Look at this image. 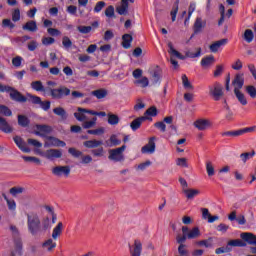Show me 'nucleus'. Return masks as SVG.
<instances>
[{
    "mask_svg": "<svg viewBox=\"0 0 256 256\" xmlns=\"http://www.w3.org/2000/svg\"><path fill=\"white\" fill-rule=\"evenodd\" d=\"M234 95H236V99H238L241 105H247V98H245V94H243L241 90L234 89Z\"/></svg>",
    "mask_w": 256,
    "mask_h": 256,
    "instance_id": "nucleus-37",
    "label": "nucleus"
},
{
    "mask_svg": "<svg viewBox=\"0 0 256 256\" xmlns=\"http://www.w3.org/2000/svg\"><path fill=\"white\" fill-rule=\"evenodd\" d=\"M255 131V126L246 127L238 130L226 131L222 132V137H241V135H245V133H253Z\"/></svg>",
    "mask_w": 256,
    "mask_h": 256,
    "instance_id": "nucleus-8",
    "label": "nucleus"
},
{
    "mask_svg": "<svg viewBox=\"0 0 256 256\" xmlns=\"http://www.w3.org/2000/svg\"><path fill=\"white\" fill-rule=\"evenodd\" d=\"M246 93L250 95L251 99H255L256 97V88L253 85L246 86Z\"/></svg>",
    "mask_w": 256,
    "mask_h": 256,
    "instance_id": "nucleus-55",
    "label": "nucleus"
},
{
    "mask_svg": "<svg viewBox=\"0 0 256 256\" xmlns=\"http://www.w3.org/2000/svg\"><path fill=\"white\" fill-rule=\"evenodd\" d=\"M253 39H255V34H253V30L246 29L244 32V40L246 43H252Z\"/></svg>",
    "mask_w": 256,
    "mask_h": 256,
    "instance_id": "nucleus-42",
    "label": "nucleus"
},
{
    "mask_svg": "<svg viewBox=\"0 0 256 256\" xmlns=\"http://www.w3.org/2000/svg\"><path fill=\"white\" fill-rule=\"evenodd\" d=\"M0 115H4V117H11V115H13V111H11L9 107L0 104Z\"/></svg>",
    "mask_w": 256,
    "mask_h": 256,
    "instance_id": "nucleus-45",
    "label": "nucleus"
},
{
    "mask_svg": "<svg viewBox=\"0 0 256 256\" xmlns=\"http://www.w3.org/2000/svg\"><path fill=\"white\" fill-rule=\"evenodd\" d=\"M31 89H33L34 91H37L38 93H47L49 97H51L56 101L65 99V97H69V95H71V89L65 86H60L58 88H50V87L45 88L41 80L33 81L31 83Z\"/></svg>",
    "mask_w": 256,
    "mask_h": 256,
    "instance_id": "nucleus-1",
    "label": "nucleus"
},
{
    "mask_svg": "<svg viewBox=\"0 0 256 256\" xmlns=\"http://www.w3.org/2000/svg\"><path fill=\"white\" fill-rule=\"evenodd\" d=\"M105 5H107V3H105V1L97 2L94 7V13H101V11H103Z\"/></svg>",
    "mask_w": 256,
    "mask_h": 256,
    "instance_id": "nucleus-56",
    "label": "nucleus"
},
{
    "mask_svg": "<svg viewBox=\"0 0 256 256\" xmlns=\"http://www.w3.org/2000/svg\"><path fill=\"white\" fill-rule=\"evenodd\" d=\"M246 246H247V243L243 242V240L241 239L230 240L226 245L228 249H233V247H246Z\"/></svg>",
    "mask_w": 256,
    "mask_h": 256,
    "instance_id": "nucleus-31",
    "label": "nucleus"
},
{
    "mask_svg": "<svg viewBox=\"0 0 256 256\" xmlns=\"http://www.w3.org/2000/svg\"><path fill=\"white\" fill-rule=\"evenodd\" d=\"M201 236V230H199V227H194L188 232L187 238L188 239H197V237Z\"/></svg>",
    "mask_w": 256,
    "mask_h": 256,
    "instance_id": "nucleus-40",
    "label": "nucleus"
},
{
    "mask_svg": "<svg viewBox=\"0 0 256 256\" xmlns=\"http://www.w3.org/2000/svg\"><path fill=\"white\" fill-rule=\"evenodd\" d=\"M83 145L86 149H97V147H101V145H103V142L101 140L93 139L83 142Z\"/></svg>",
    "mask_w": 256,
    "mask_h": 256,
    "instance_id": "nucleus-27",
    "label": "nucleus"
},
{
    "mask_svg": "<svg viewBox=\"0 0 256 256\" xmlns=\"http://www.w3.org/2000/svg\"><path fill=\"white\" fill-rule=\"evenodd\" d=\"M168 48H169L168 53L172 55V57H177V59H180L181 61H185L187 57H189L190 59H195L201 55V51H202V49L199 47L196 49L197 51L195 53L188 51L186 52V56H183L181 52L177 51L175 47H173V43L169 42Z\"/></svg>",
    "mask_w": 256,
    "mask_h": 256,
    "instance_id": "nucleus-4",
    "label": "nucleus"
},
{
    "mask_svg": "<svg viewBox=\"0 0 256 256\" xmlns=\"http://www.w3.org/2000/svg\"><path fill=\"white\" fill-rule=\"evenodd\" d=\"M48 141H51V144L53 145V147H66L67 143H65V141L63 140H59V138H55L53 136H49Z\"/></svg>",
    "mask_w": 256,
    "mask_h": 256,
    "instance_id": "nucleus-36",
    "label": "nucleus"
},
{
    "mask_svg": "<svg viewBox=\"0 0 256 256\" xmlns=\"http://www.w3.org/2000/svg\"><path fill=\"white\" fill-rule=\"evenodd\" d=\"M88 135H103L105 133V128H97L94 130H87Z\"/></svg>",
    "mask_w": 256,
    "mask_h": 256,
    "instance_id": "nucleus-58",
    "label": "nucleus"
},
{
    "mask_svg": "<svg viewBox=\"0 0 256 256\" xmlns=\"http://www.w3.org/2000/svg\"><path fill=\"white\" fill-rule=\"evenodd\" d=\"M108 123L109 125H119V116L117 114H108Z\"/></svg>",
    "mask_w": 256,
    "mask_h": 256,
    "instance_id": "nucleus-46",
    "label": "nucleus"
},
{
    "mask_svg": "<svg viewBox=\"0 0 256 256\" xmlns=\"http://www.w3.org/2000/svg\"><path fill=\"white\" fill-rule=\"evenodd\" d=\"M0 93H9L10 99L16 101V103H27V97L22 95L19 90L9 86V85H0Z\"/></svg>",
    "mask_w": 256,
    "mask_h": 256,
    "instance_id": "nucleus-3",
    "label": "nucleus"
},
{
    "mask_svg": "<svg viewBox=\"0 0 256 256\" xmlns=\"http://www.w3.org/2000/svg\"><path fill=\"white\" fill-rule=\"evenodd\" d=\"M68 153L70 155H72V157H75L76 159L81 157V155H83V152H81V151H79V150H77L75 148H69L68 149Z\"/></svg>",
    "mask_w": 256,
    "mask_h": 256,
    "instance_id": "nucleus-61",
    "label": "nucleus"
},
{
    "mask_svg": "<svg viewBox=\"0 0 256 256\" xmlns=\"http://www.w3.org/2000/svg\"><path fill=\"white\" fill-rule=\"evenodd\" d=\"M231 251H233V248H228L227 246H225V247L217 248L215 250V253L216 255H221L223 253H231Z\"/></svg>",
    "mask_w": 256,
    "mask_h": 256,
    "instance_id": "nucleus-59",
    "label": "nucleus"
},
{
    "mask_svg": "<svg viewBox=\"0 0 256 256\" xmlns=\"http://www.w3.org/2000/svg\"><path fill=\"white\" fill-rule=\"evenodd\" d=\"M77 30L79 31V33H82V35H87V34L91 33V31H93V27H91V26H78Z\"/></svg>",
    "mask_w": 256,
    "mask_h": 256,
    "instance_id": "nucleus-52",
    "label": "nucleus"
},
{
    "mask_svg": "<svg viewBox=\"0 0 256 256\" xmlns=\"http://www.w3.org/2000/svg\"><path fill=\"white\" fill-rule=\"evenodd\" d=\"M121 145V139L117 137V134H112L108 140H106L107 147H118Z\"/></svg>",
    "mask_w": 256,
    "mask_h": 256,
    "instance_id": "nucleus-29",
    "label": "nucleus"
},
{
    "mask_svg": "<svg viewBox=\"0 0 256 256\" xmlns=\"http://www.w3.org/2000/svg\"><path fill=\"white\" fill-rule=\"evenodd\" d=\"M95 125H97L96 117L92 118V120H90V121L84 122L82 127H83V129H91V128L95 127Z\"/></svg>",
    "mask_w": 256,
    "mask_h": 256,
    "instance_id": "nucleus-48",
    "label": "nucleus"
},
{
    "mask_svg": "<svg viewBox=\"0 0 256 256\" xmlns=\"http://www.w3.org/2000/svg\"><path fill=\"white\" fill-rule=\"evenodd\" d=\"M77 111L78 112L74 113V117L77 121L80 122L87 121V116L85 115L86 113H88V115H91V110L86 108L78 107Z\"/></svg>",
    "mask_w": 256,
    "mask_h": 256,
    "instance_id": "nucleus-16",
    "label": "nucleus"
},
{
    "mask_svg": "<svg viewBox=\"0 0 256 256\" xmlns=\"http://www.w3.org/2000/svg\"><path fill=\"white\" fill-rule=\"evenodd\" d=\"M154 127H156V129H159V131H161V133H165V131H167V125H165V122H163V121L156 122L154 124Z\"/></svg>",
    "mask_w": 256,
    "mask_h": 256,
    "instance_id": "nucleus-62",
    "label": "nucleus"
},
{
    "mask_svg": "<svg viewBox=\"0 0 256 256\" xmlns=\"http://www.w3.org/2000/svg\"><path fill=\"white\" fill-rule=\"evenodd\" d=\"M149 119H150V121L152 120L151 118H149L147 116L138 117L130 123V128L132 129V131H137L138 129H141V125H143V122L147 121Z\"/></svg>",
    "mask_w": 256,
    "mask_h": 256,
    "instance_id": "nucleus-18",
    "label": "nucleus"
},
{
    "mask_svg": "<svg viewBox=\"0 0 256 256\" xmlns=\"http://www.w3.org/2000/svg\"><path fill=\"white\" fill-rule=\"evenodd\" d=\"M227 43H229V39L223 38L221 40H218V41L212 43L209 46V49H210L211 53H217L219 51V49H221V47H225V45H227Z\"/></svg>",
    "mask_w": 256,
    "mask_h": 256,
    "instance_id": "nucleus-17",
    "label": "nucleus"
},
{
    "mask_svg": "<svg viewBox=\"0 0 256 256\" xmlns=\"http://www.w3.org/2000/svg\"><path fill=\"white\" fill-rule=\"evenodd\" d=\"M23 63V57L16 56L12 59V65L14 67H19Z\"/></svg>",
    "mask_w": 256,
    "mask_h": 256,
    "instance_id": "nucleus-64",
    "label": "nucleus"
},
{
    "mask_svg": "<svg viewBox=\"0 0 256 256\" xmlns=\"http://www.w3.org/2000/svg\"><path fill=\"white\" fill-rule=\"evenodd\" d=\"M53 175L56 177H69L71 174V168L69 166H56L52 169Z\"/></svg>",
    "mask_w": 256,
    "mask_h": 256,
    "instance_id": "nucleus-10",
    "label": "nucleus"
},
{
    "mask_svg": "<svg viewBox=\"0 0 256 256\" xmlns=\"http://www.w3.org/2000/svg\"><path fill=\"white\" fill-rule=\"evenodd\" d=\"M61 233H63V222H59L56 227H54L52 232V239L57 240L58 237H61Z\"/></svg>",
    "mask_w": 256,
    "mask_h": 256,
    "instance_id": "nucleus-33",
    "label": "nucleus"
},
{
    "mask_svg": "<svg viewBox=\"0 0 256 256\" xmlns=\"http://www.w3.org/2000/svg\"><path fill=\"white\" fill-rule=\"evenodd\" d=\"M15 253L19 256H23V240L21 237L14 238Z\"/></svg>",
    "mask_w": 256,
    "mask_h": 256,
    "instance_id": "nucleus-28",
    "label": "nucleus"
},
{
    "mask_svg": "<svg viewBox=\"0 0 256 256\" xmlns=\"http://www.w3.org/2000/svg\"><path fill=\"white\" fill-rule=\"evenodd\" d=\"M36 153L41 157H45V159H49L50 161H53V159H61V157H63V152L59 149H49L45 152L37 150Z\"/></svg>",
    "mask_w": 256,
    "mask_h": 256,
    "instance_id": "nucleus-7",
    "label": "nucleus"
},
{
    "mask_svg": "<svg viewBox=\"0 0 256 256\" xmlns=\"http://www.w3.org/2000/svg\"><path fill=\"white\" fill-rule=\"evenodd\" d=\"M206 26L207 21H204L203 18L201 17H197L193 25L194 35H198V33H201V31H203V29H205Z\"/></svg>",
    "mask_w": 256,
    "mask_h": 256,
    "instance_id": "nucleus-14",
    "label": "nucleus"
},
{
    "mask_svg": "<svg viewBox=\"0 0 256 256\" xmlns=\"http://www.w3.org/2000/svg\"><path fill=\"white\" fill-rule=\"evenodd\" d=\"M131 256H141L143 252V243L140 240H135L133 246H129Z\"/></svg>",
    "mask_w": 256,
    "mask_h": 256,
    "instance_id": "nucleus-13",
    "label": "nucleus"
},
{
    "mask_svg": "<svg viewBox=\"0 0 256 256\" xmlns=\"http://www.w3.org/2000/svg\"><path fill=\"white\" fill-rule=\"evenodd\" d=\"M232 85L234 86V89H243V85H245V77L243 74H236L234 77V80L232 81Z\"/></svg>",
    "mask_w": 256,
    "mask_h": 256,
    "instance_id": "nucleus-21",
    "label": "nucleus"
},
{
    "mask_svg": "<svg viewBox=\"0 0 256 256\" xmlns=\"http://www.w3.org/2000/svg\"><path fill=\"white\" fill-rule=\"evenodd\" d=\"M22 159L26 161V163H36V165H41V159L35 156H22Z\"/></svg>",
    "mask_w": 256,
    "mask_h": 256,
    "instance_id": "nucleus-44",
    "label": "nucleus"
},
{
    "mask_svg": "<svg viewBox=\"0 0 256 256\" xmlns=\"http://www.w3.org/2000/svg\"><path fill=\"white\" fill-rule=\"evenodd\" d=\"M161 75H163V71L157 66L152 71V85H161Z\"/></svg>",
    "mask_w": 256,
    "mask_h": 256,
    "instance_id": "nucleus-22",
    "label": "nucleus"
},
{
    "mask_svg": "<svg viewBox=\"0 0 256 256\" xmlns=\"http://www.w3.org/2000/svg\"><path fill=\"white\" fill-rule=\"evenodd\" d=\"M211 125H213V123H211L209 119L200 118L194 122V127H196L198 131H205L209 129Z\"/></svg>",
    "mask_w": 256,
    "mask_h": 256,
    "instance_id": "nucleus-11",
    "label": "nucleus"
},
{
    "mask_svg": "<svg viewBox=\"0 0 256 256\" xmlns=\"http://www.w3.org/2000/svg\"><path fill=\"white\" fill-rule=\"evenodd\" d=\"M36 129L37 131H39V132H36V135H38L39 137H45V134L48 135L49 133L53 132V127L46 124H39L36 126Z\"/></svg>",
    "mask_w": 256,
    "mask_h": 256,
    "instance_id": "nucleus-19",
    "label": "nucleus"
},
{
    "mask_svg": "<svg viewBox=\"0 0 256 256\" xmlns=\"http://www.w3.org/2000/svg\"><path fill=\"white\" fill-rule=\"evenodd\" d=\"M125 149H127V145H122L121 147L110 149L108 151V159L109 161H114L115 163H119L121 161L125 160V157L123 156V153L125 152Z\"/></svg>",
    "mask_w": 256,
    "mask_h": 256,
    "instance_id": "nucleus-5",
    "label": "nucleus"
},
{
    "mask_svg": "<svg viewBox=\"0 0 256 256\" xmlns=\"http://www.w3.org/2000/svg\"><path fill=\"white\" fill-rule=\"evenodd\" d=\"M55 247H57V242H54L51 238L42 243V249H46L48 253H51Z\"/></svg>",
    "mask_w": 256,
    "mask_h": 256,
    "instance_id": "nucleus-30",
    "label": "nucleus"
},
{
    "mask_svg": "<svg viewBox=\"0 0 256 256\" xmlns=\"http://www.w3.org/2000/svg\"><path fill=\"white\" fill-rule=\"evenodd\" d=\"M155 137H151L148 143L142 147V153H148L149 155H153L155 153Z\"/></svg>",
    "mask_w": 256,
    "mask_h": 256,
    "instance_id": "nucleus-20",
    "label": "nucleus"
},
{
    "mask_svg": "<svg viewBox=\"0 0 256 256\" xmlns=\"http://www.w3.org/2000/svg\"><path fill=\"white\" fill-rule=\"evenodd\" d=\"M134 85H138L139 87H142V89H145V87H149V78L144 76L141 79L135 80Z\"/></svg>",
    "mask_w": 256,
    "mask_h": 256,
    "instance_id": "nucleus-41",
    "label": "nucleus"
},
{
    "mask_svg": "<svg viewBox=\"0 0 256 256\" xmlns=\"http://www.w3.org/2000/svg\"><path fill=\"white\" fill-rule=\"evenodd\" d=\"M206 172L208 177H213V175H215V167H213L211 161L206 162Z\"/></svg>",
    "mask_w": 256,
    "mask_h": 256,
    "instance_id": "nucleus-47",
    "label": "nucleus"
},
{
    "mask_svg": "<svg viewBox=\"0 0 256 256\" xmlns=\"http://www.w3.org/2000/svg\"><path fill=\"white\" fill-rule=\"evenodd\" d=\"M27 217V227L28 232L30 235L35 237L36 235H39L41 233V218L39 217L38 213L32 212L29 214H26Z\"/></svg>",
    "mask_w": 256,
    "mask_h": 256,
    "instance_id": "nucleus-2",
    "label": "nucleus"
},
{
    "mask_svg": "<svg viewBox=\"0 0 256 256\" xmlns=\"http://www.w3.org/2000/svg\"><path fill=\"white\" fill-rule=\"evenodd\" d=\"M62 45L64 47V49H71V47H73V42L71 41V39L67 36H64L62 38Z\"/></svg>",
    "mask_w": 256,
    "mask_h": 256,
    "instance_id": "nucleus-51",
    "label": "nucleus"
},
{
    "mask_svg": "<svg viewBox=\"0 0 256 256\" xmlns=\"http://www.w3.org/2000/svg\"><path fill=\"white\" fill-rule=\"evenodd\" d=\"M28 97H30L33 105H40V107H41V109H43V111H49L51 109V101H49V100L43 101V100H41V97L31 95V94H29Z\"/></svg>",
    "mask_w": 256,
    "mask_h": 256,
    "instance_id": "nucleus-9",
    "label": "nucleus"
},
{
    "mask_svg": "<svg viewBox=\"0 0 256 256\" xmlns=\"http://www.w3.org/2000/svg\"><path fill=\"white\" fill-rule=\"evenodd\" d=\"M241 239L248 243V245L256 246V235L251 232H244L240 235Z\"/></svg>",
    "mask_w": 256,
    "mask_h": 256,
    "instance_id": "nucleus-23",
    "label": "nucleus"
},
{
    "mask_svg": "<svg viewBox=\"0 0 256 256\" xmlns=\"http://www.w3.org/2000/svg\"><path fill=\"white\" fill-rule=\"evenodd\" d=\"M253 157H255V150H252L251 152H245L240 155L243 163H247V161H249V159H253Z\"/></svg>",
    "mask_w": 256,
    "mask_h": 256,
    "instance_id": "nucleus-43",
    "label": "nucleus"
},
{
    "mask_svg": "<svg viewBox=\"0 0 256 256\" xmlns=\"http://www.w3.org/2000/svg\"><path fill=\"white\" fill-rule=\"evenodd\" d=\"M0 131L3 133H13V128L7 122V119L0 116Z\"/></svg>",
    "mask_w": 256,
    "mask_h": 256,
    "instance_id": "nucleus-25",
    "label": "nucleus"
},
{
    "mask_svg": "<svg viewBox=\"0 0 256 256\" xmlns=\"http://www.w3.org/2000/svg\"><path fill=\"white\" fill-rule=\"evenodd\" d=\"M23 31H29L30 33H36L37 31V22L35 20H30L22 26Z\"/></svg>",
    "mask_w": 256,
    "mask_h": 256,
    "instance_id": "nucleus-26",
    "label": "nucleus"
},
{
    "mask_svg": "<svg viewBox=\"0 0 256 256\" xmlns=\"http://www.w3.org/2000/svg\"><path fill=\"white\" fill-rule=\"evenodd\" d=\"M13 141L18 147V149H20V151H22L23 153H31V148L27 147V143L23 141V138H21L20 136H15L13 138Z\"/></svg>",
    "mask_w": 256,
    "mask_h": 256,
    "instance_id": "nucleus-15",
    "label": "nucleus"
},
{
    "mask_svg": "<svg viewBox=\"0 0 256 256\" xmlns=\"http://www.w3.org/2000/svg\"><path fill=\"white\" fill-rule=\"evenodd\" d=\"M38 47L39 43H37L35 40L30 41L27 45L28 51H35Z\"/></svg>",
    "mask_w": 256,
    "mask_h": 256,
    "instance_id": "nucleus-63",
    "label": "nucleus"
},
{
    "mask_svg": "<svg viewBox=\"0 0 256 256\" xmlns=\"http://www.w3.org/2000/svg\"><path fill=\"white\" fill-rule=\"evenodd\" d=\"M129 1L130 3H135V0H121V5L116 7V12L118 13V15L129 14Z\"/></svg>",
    "mask_w": 256,
    "mask_h": 256,
    "instance_id": "nucleus-12",
    "label": "nucleus"
},
{
    "mask_svg": "<svg viewBox=\"0 0 256 256\" xmlns=\"http://www.w3.org/2000/svg\"><path fill=\"white\" fill-rule=\"evenodd\" d=\"M209 95L215 101H221V97H223V85L219 82H214L212 85L208 86Z\"/></svg>",
    "mask_w": 256,
    "mask_h": 256,
    "instance_id": "nucleus-6",
    "label": "nucleus"
},
{
    "mask_svg": "<svg viewBox=\"0 0 256 256\" xmlns=\"http://www.w3.org/2000/svg\"><path fill=\"white\" fill-rule=\"evenodd\" d=\"M18 125L23 128L29 127L31 125V120L26 115H18Z\"/></svg>",
    "mask_w": 256,
    "mask_h": 256,
    "instance_id": "nucleus-34",
    "label": "nucleus"
},
{
    "mask_svg": "<svg viewBox=\"0 0 256 256\" xmlns=\"http://www.w3.org/2000/svg\"><path fill=\"white\" fill-rule=\"evenodd\" d=\"M183 193L187 197V199H194L199 195V190L197 189H183Z\"/></svg>",
    "mask_w": 256,
    "mask_h": 256,
    "instance_id": "nucleus-39",
    "label": "nucleus"
},
{
    "mask_svg": "<svg viewBox=\"0 0 256 256\" xmlns=\"http://www.w3.org/2000/svg\"><path fill=\"white\" fill-rule=\"evenodd\" d=\"M104 13L109 19H113L115 17V7L113 5L108 6Z\"/></svg>",
    "mask_w": 256,
    "mask_h": 256,
    "instance_id": "nucleus-54",
    "label": "nucleus"
},
{
    "mask_svg": "<svg viewBox=\"0 0 256 256\" xmlns=\"http://www.w3.org/2000/svg\"><path fill=\"white\" fill-rule=\"evenodd\" d=\"M182 83H183V87L185 89H192L193 85L191 84V82H189V78H187V75H182Z\"/></svg>",
    "mask_w": 256,
    "mask_h": 256,
    "instance_id": "nucleus-57",
    "label": "nucleus"
},
{
    "mask_svg": "<svg viewBox=\"0 0 256 256\" xmlns=\"http://www.w3.org/2000/svg\"><path fill=\"white\" fill-rule=\"evenodd\" d=\"M23 191H25V188H23V187H12L10 189V194L12 197H17V195H21V193H23Z\"/></svg>",
    "mask_w": 256,
    "mask_h": 256,
    "instance_id": "nucleus-50",
    "label": "nucleus"
},
{
    "mask_svg": "<svg viewBox=\"0 0 256 256\" xmlns=\"http://www.w3.org/2000/svg\"><path fill=\"white\" fill-rule=\"evenodd\" d=\"M91 154L93 157H103L105 155V149L103 147H100L98 149H92Z\"/></svg>",
    "mask_w": 256,
    "mask_h": 256,
    "instance_id": "nucleus-53",
    "label": "nucleus"
},
{
    "mask_svg": "<svg viewBox=\"0 0 256 256\" xmlns=\"http://www.w3.org/2000/svg\"><path fill=\"white\" fill-rule=\"evenodd\" d=\"M158 113H159V111L157 110V107L151 106L150 108H148L146 110L144 115H148L149 117H157Z\"/></svg>",
    "mask_w": 256,
    "mask_h": 256,
    "instance_id": "nucleus-49",
    "label": "nucleus"
},
{
    "mask_svg": "<svg viewBox=\"0 0 256 256\" xmlns=\"http://www.w3.org/2000/svg\"><path fill=\"white\" fill-rule=\"evenodd\" d=\"M48 229H51V220L49 219V217H46L42 221V231H47Z\"/></svg>",
    "mask_w": 256,
    "mask_h": 256,
    "instance_id": "nucleus-60",
    "label": "nucleus"
},
{
    "mask_svg": "<svg viewBox=\"0 0 256 256\" xmlns=\"http://www.w3.org/2000/svg\"><path fill=\"white\" fill-rule=\"evenodd\" d=\"M54 115H57L58 117H61V119L65 120L67 119V111L64 110L63 107H56L53 109Z\"/></svg>",
    "mask_w": 256,
    "mask_h": 256,
    "instance_id": "nucleus-38",
    "label": "nucleus"
},
{
    "mask_svg": "<svg viewBox=\"0 0 256 256\" xmlns=\"http://www.w3.org/2000/svg\"><path fill=\"white\" fill-rule=\"evenodd\" d=\"M91 95H93V97H96V99H105V97H107L108 95V92L106 89L100 88L92 91Z\"/></svg>",
    "mask_w": 256,
    "mask_h": 256,
    "instance_id": "nucleus-35",
    "label": "nucleus"
},
{
    "mask_svg": "<svg viewBox=\"0 0 256 256\" xmlns=\"http://www.w3.org/2000/svg\"><path fill=\"white\" fill-rule=\"evenodd\" d=\"M214 63H215V56L208 55L201 59L200 65L204 69H207V67H211V65H213Z\"/></svg>",
    "mask_w": 256,
    "mask_h": 256,
    "instance_id": "nucleus-24",
    "label": "nucleus"
},
{
    "mask_svg": "<svg viewBox=\"0 0 256 256\" xmlns=\"http://www.w3.org/2000/svg\"><path fill=\"white\" fill-rule=\"evenodd\" d=\"M131 43H133V36L131 34H124L122 36V47L124 49H130Z\"/></svg>",
    "mask_w": 256,
    "mask_h": 256,
    "instance_id": "nucleus-32",
    "label": "nucleus"
}]
</instances>
